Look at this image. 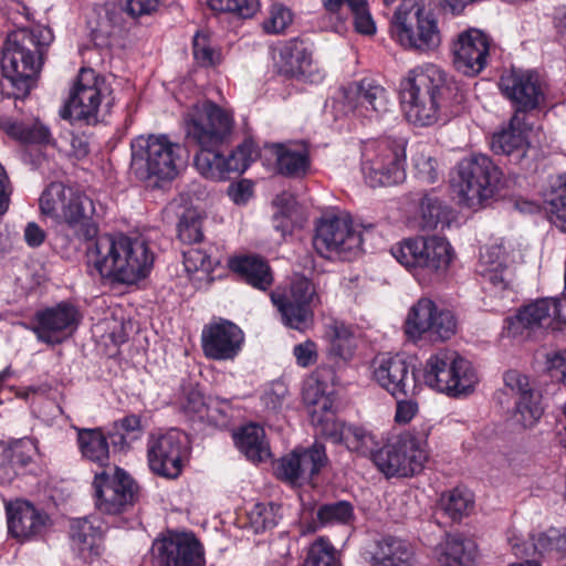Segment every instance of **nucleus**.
I'll use <instances>...</instances> for the list:
<instances>
[{
    "mask_svg": "<svg viewBox=\"0 0 566 566\" xmlns=\"http://www.w3.org/2000/svg\"><path fill=\"white\" fill-rule=\"evenodd\" d=\"M489 53V36L478 29H471L454 42L453 64L463 74L474 76L486 66Z\"/></svg>",
    "mask_w": 566,
    "mask_h": 566,
    "instance_id": "nucleus-23",
    "label": "nucleus"
},
{
    "mask_svg": "<svg viewBox=\"0 0 566 566\" xmlns=\"http://www.w3.org/2000/svg\"><path fill=\"white\" fill-rule=\"evenodd\" d=\"M238 449L252 462H264L271 452L262 427L251 423L234 434Z\"/></svg>",
    "mask_w": 566,
    "mask_h": 566,
    "instance_id": "nucleus-38",
    "label": "nucleus"
},
{
    "mask_svg": "<svg viewBox=\"0 0 566 566\" xmlns=\"http://www.w3.org/2000/svg\"><path fill=\"white\" fill-rule=\"evenodd\" d=\"M186 136L198 147L227 144L234 128L232 112L206 99L193 104L184 117Z\"/></svg>",
    "mask_w": 566,
    "mask_h": 566,
    "instance_id": "nucleus-9",
    "label": "nucleus"
},
{
    "mask_svg": "<svg viewBox=\"0 0 566 566\" xmlns=\"http://www.w3.org/2000/svg\"><path fill=\"white\" fill-rule=\"evenodd\" d=\"M94 214L93 200L77 189L62 223H65L80 240L90 241L98 233Z\"/></svg>",
    "mask_w": 566,
    "mask_h": 566,
    "instance_id": "nucleus-27",
    "label": "nucleus"
},
{
    "mask_svg": "<svg viewBox=\"0 0 566 566\" xmlns=\"http://www.w3.org/2000/svg\"><path fill=\"white\" fill-rule=\"evenodd\" d=\"M472 495L459 489L450 491L441 499V505L446 514L453 521H460L468 515L473 507Z\"/></svg>",
    "mask_w": 566,
    "mask_h": 566,
    "instance_id": "nucleus-49",
    "label": "nucleus"
},
{
    "mask_svg": "<svg viewBox=\"0 0 566 566\" xmlns=\"http://www.w3.org/2000/svg\"><path fill=\"white\" fill-rule=\"evenodd\" d=\"M34 446L28 438L18 439L3 446L0 454V483L9 484L32 460Z\"/></svg>",
    "mask_w": 566,
    "mask_h": 566,
    "instance_id": "nucleus-33",
    "label": "nucleus"
},
{
    "mask_svg": "<svg viewBox=\"0 0 566 566\" xmlns=\"http://www.w3.org/2000/svg\"><path fill=\"white\" fill-rule=\"evenodd\" d=\"M303 566H339L336 549L326 537H318L307 551Z\"/></svg>",
    "mask_w": 566,
    "mask_h": 566,
    "instance_id": "nucleus-50",
    "label": "nucleus"
},
{
    "mask_svg": "<svg viewBox=\"0 0 566 566\" xmlns=\"http://www.w3.org/2000/svg\"><path fill=\"white\" fill-rule=\"evenodd\" d=\"M391 32L405 49L430 52L441 43V35L433 14L424 2H401L391 20Z\"/></svg>",
    "mask_w": 566,
    "mask_h": 566,
    "instance_id": "nucleus-6",
    "label": "nucleus"
},
{
    "mask_svg": "<svg viewBox=\"0 0 566 566\" xmlns=\"http://www.w3.org/2000/svg\"><path fill=\"white\" fill-rule=\"evenodd\" d=\"M77 443L85 459L99 464L103 469L109 467L107 464L109 447L107 438L101 429H78Z\"/></svg>",
    "mask_w": 566,
    "mask_h": 566,
    "instance_id": "nucleus-39",
    "label": "nucleus"
},
{
    "mask_svg": "<svg viewBox=\"0 0 566 566\" xmlns=\"http://www.w3.org/2000/svg\"><path fill=\"white\" fill-rule=\"evenodd\" d=\"M355 521L354 506L348 501H337L321 505L316 512V521L302 525V534L315 533L327 525H350Z\"/></svg>",
    "mask_w": 566,
    "mask_h": 566,
    "instance_id": "nucleus-37",
    "label": "nucleus"
},
{
    "mask_svg": "<svg viewBox=\"0 0 566 566\" xmlns=\"http://www.w3.org/2000/svg\"><path fill=\"white\" fill-rule=\"evenodd\" d=\"M244 344L243 331L233 322L220 318L206 325L201 333V347L207 358L233 360Z\"/></svg>",
    "mask_w": 566,
    "mask_h": 566,
    "instance_id": "nucleus-21",
    "label": "nucleus"
},
{
    "mask_svg": "<svg viewBox=\"0 0 566 566\" xmlns=\"http://www.w3.org/2000/svg\"><path fill=\"white\" fill-rule=\"evenodd\" d=\"M434 556L441 566H474L478 546L461 535H447L436 546Z\"/></svg>",
    "mask_w": 566,
    "mask_h": 566,
    "instance_id": "nucleus-31",
    "label": "nucleus"
},
{
    "mask_svg": "<svg viewBox=\"0 0 566 566\" xmlns=\"http://www.w3.org/2000/svg\"><path fill=\"white\" fill-rule=\"evenodd\" d=\"M45 522V515L30 503H24L9 515L8 528L12 536L23 541L39 535L43 531Z\"/></svg>",
    "mask_w": 566,
    "mask_h": 566,
    "instance_id": "nucleus-36",
    "label": "nucleus"
},
{
    "mask_svg": "<svg viewBox=\"0 0 566 566\" xmlns=\"http://www.w3.org/2000/svg\"><path fill=\"white\" fill-rule=\"evenodd\" d=\"M502 177V170L489 156L474 154L457 165L455 187L467 207L475 208L493 197Z\"/></svg>",
    "mask_w": 566,
    "mask_h": 566,
    "instance_id": "nucleus-10",
    "label": "nucleus"
},
{
    "mask_svg": "<svg viewBox=\"0 0 566 566\" xmlns=\"http://www.w3.org/2000/svg\"><path fill=\"white\" fill-rule=\"evenodd\" d=\"M303 400L308 409L311 421H317L321 413L329 412L334 407V398L325 391L324 384L317 380L304 387Z\"/></svg>",
    "mask_w": 566,
    "mask_h": 566,
    "instance_id": "nucleus-43",
    "label": "nucleus"
},
{
    "mask_svg": "<svg viewBox=\"0 0 566 566\" xmlns=\"http://www.w3.org/2000/svg\"><path fill=\"white\" fill-rule=\"evenodd\" d=\"M203 218L196 210H187L177 224L178 239L186 244L199 243L203 239Z\"/></svg>",
    "mask_w": 566,
    "mask_h": 566,
    "instance_id": "nucleus-51",
    "label": "nucleus"
},
{
    "mask_svg": "<svg viewBox=\"0 0 566 566\" xmlns=\"http://www.w3.org/2000/svg\"><path fill=\"white\" fill-rule=\"evenodd\" d=\"M423 227L436 229L438 224L448 222V208L431 196H424L420 203Z\"/></svg>",
    "mask_w": 566,
    "mask_h": 566,
    "instance_id": "nucleus-56",
    "label": "nucleus"
},
{
    "mask_svg": "<svg viewBox=\"0 0 566 566\" xmlns=\"http://www.w3.org/2000/svg\"><path fill=\"white\" fill-rule=\"evenodd\" d=\"M412 164L416 170V176L421 181L427 184H434L438 181L440 169L434 157L423 150H420L412 157Z\"/></svg>",
    "mask_w": 566,
    "mask_h": 566,
    "instance_id": "nucleus-58",
    "label": "nucleus"
},
{
    "mask_svg": "<svg viewBox=\"0 0 566 566\" xmlns=\"http://www.w3.org/2000/svg\"><path fill=\"white\" fill-rule=\"evenodd\" d=\"M392 256L416 275H440L453 258L450 243L441 237H416L406 239L391 248Z\"/></svg>",
    "mask_w": 566,
    "mask_h": 566,
    "instance_id": "nucleus-8",
    "label": "nucleus"
},
{
    "mask_svg": "<svg viewBox=\"0 0 566 566\" xmlns=\"http://www.w3.org/2000/svg\"><path fill=\"white\" fill-rule=\"evenodd\" d=\"M455 329L457 321L452 312L436 310L429 333L438 339L447 340L455 334Z\"/></svg>",
    "mask_w": 566,
    "mask_h": 566,
    "instance_id": "nucleus-61",
    "label": "nucleus"
},
{
    "mask_svg": "<svg viewBox=\"0 0 566 566\" xmlns=\"http://www.w3.org/2000/svg\"><path fill=\"white\" fill-rule=\"evenodd\" d=\"M184 264L188 272L202 271L209 273L213 270V260L207 251L200 248H189L184 251Z\"/></svg>",
    "mask_w": 566,
    "mask_h": 566,
    "instance_id": "nucleus-62",
    "label": "nucleus"
},
{
    "mask_svg": "<svg viewBox=\"0 0 566 566\" xmlns=\"http://www.w3.org/2000/svg\"><path fill=\"white\" fill-rule=\"evenodd\" d=\"M478 273L490 294L497 297H509L514 294L515 272L514 268L507 263L506 250L502 244H492L481 251Z\"/></svg>",
    "mask_w": 566,
    "mask_h": 566,
    "instance_id": "nucleus-19",
    "label": "nucleus"
},
{
    "mask_svg": "<svg viewBox=\"0 0 566 566\" xmlns=\"http://www.w3.org/2000/svg\"><path fill=\"white\" fill-rule=\"evenodd\" d=\"M209 7L214 11L232 12L247 19L253 17L259 8V0H207Z\"/></svg>",
    "mask_w": 566,
    "mask_h": 566,
    "instance_id": "nucleus-57",
    "label": "nucleus"
},
{
    "mask_svg": "<svg viewBox=\"0 0 566 566\" xmlns=\"http://www.w3.org/2000/svg\"><path fill=\"white\" fill-rule=\"evenodd\" d=\"M281 323L289 328L306 332L314 325V310L321 304L315 284L304 275H294L287 292L270 295Z\"/></svg>",
    "mask_w": 566,
    "mask_h": 566,
    "instance_id": "nucleus-11",
    "label": "nucleus"
},
{
    "mask_svg": "<svg viewBox=\"0 0 566 566\" xmlns=\"http://www.w3.org/2000/svg\"><path fill=\"white\" fill-rule=\"evenodd\" d=\"M258 155L255 144L251 139L243 140L228 157H224L227 177L230 172L242 174L255 160Z\"/></svg>",
    "mask_w": 566,
    "mask_h": 566,
    "instance_id": "nucleus-48",
    "label": "nucleus"
},
{
    "mask_svg": "<svg viewBox=\"0 0 566 566\" xmlns=\"http://www.w3.org/2000/svg\"><path fill=\"white\" fill-rule=\"evenodd\" d=\"M543 408L534 392L518 398L516 401V410L514 419L523 428H532L542 417Z\"/></svg>",
    "mask_w": 566,
    "mask_h": 566,
    "instance_id": "nucleus-55",
    "label": "nucleus"
},
{
    "mask_svg": "<svg viewBox=\"0 0 566 566\" xmlns=\"http://www.w3.org/2000/svg\"><path fill=\"white\" fill-rule=\"evenodd\" d=\"M6 132L9 136L23 144L49 145L52 142L49 127L39 120L32 123H9L6 126Z\"/></svg>",
    "mask_w": 566,
    "mask_h": 566,
    "instance_id": "nucleus-41",
    "label": "nucleus"
},
{
    "mask_svg": "<svg viewBox=\"0 0 566 566\" xmlns=\"http://www.w3.org/2000/svg\"><path fill=\"white\" fill-rule=\"evenodd\" d=\"M77 189L62 182L50 184L39 199L40 212L62 223Z\"/></svg>",
    "mask_w": 566,
    "mask_h": 566,
    "instance_id": "nucleus-35",
    "label": "nucleus"
},
{
    "mask_svg": "<svg viewBox=\"0 0 566 566\" xmlns=\"http://www.w3.org/2000/svg\"><path fill=\"white\" fill-rule=\"evenodd\" d=\"M371 566H415L411 544L400 537L386 535L375 542L370 552Z\"/></svg>",
    "mask_w": 566,
    "mask_h": 566,
    "instance_id": "nucleus-29",
    "label": "nucleus"
},
{
    "mask_svg": "<svg viewBox=\"0 0 566 566\" xmlns=\"http://www.w3.org/2000/svg\"><path fill=\"white\" fill-rule=\"evenodd\" d=\"M293 355L298 366L303 368L310 367L317 360V345L312 339H306L294 346Z\"/></svg>",
    "mask_w": 566,
    "mask_h": 566,
    "instance_id": "nucleus-64",
    "label": "nucleus"
},
{
    "mask_svg": "<svg viewBox=\"0 0 566 566\" xmlns=\"http://www.w3.org/2000/svg\"><path fill=\"white\" fill-rule=\"evenodd\" d=\"M205 551L192 532L160 533L151 545V566H202Z\"/></svg>",
    "mask_w": 566,
    "mask_h": 566,
    "instance_id": "nucleus-16",
    "label": "nucleus"
},
{
    "mask_svg": "<svg viewBox=\"0 0 566 566\" xmlns=\"http://www.w3.org/2000/svg\"><path fill=\"white\" fill-rule=\"evenodd\" d=\"M437 307L429 298H421L413 305L406 319V333L411 337H420L429 333Z\"/></svg>",
    "mask_w": 566,
    "mask_h": 566,
    "instance_id": "nucleus-42",
    "label": "nucleus"
},
{
    "mask_svg": "<svg viewBox=\"0 0 566 566\" xmlns=\"http://www.w3.org/2000/svg\"><path fill=\"white\" fill-rule=\"evenodd\" d=\"M87 248V264L103 279L134 284L144 279L154 262L147 243L124 234H103Z\"/></svg>",
    "mask_w": 566,
    "mask_h": 566,
    "instance_id": "nucleus-1",
    "label": "nucleus"
},
{
    "mask_svg": "<svg viewBox=\"0 0 566 566\" xmlns=\"http://www.w3.org/2000/svg\"><path fill=\"white\" fill-rule=\"evenodd\" d=\"M277 172L286 177H303L310 168V150L305 142L272 144Z\"/></svg>",
    "mask_w": 566,
    "mask_h": 566,
    "instance_id": "nucleus-28",
    "label": "nucleus"
},
{
    "mask_svg": "<svg viewBox=\"0 0 566 566\" xmlns=\"http://www.w3.org/2000/svg\"><path fill=\"white\" fill-rule=\"evenodd\" d=\"M423 380L439 392L459 397L473 391L478 377L469 360L454 350L442 349L426 360Z\"/></svg>",
    "mask_w": 566,
    "mask_h": 566,
    "instance_id": "nucleus-7",
    "label": "nucleus"
},
{
    "mask_svg": "<svg viewBox=\"0 0 566 566\" xmlns=\"http://www.w3.org/2000/svg\"><path fill=\"white\" fill-rule=\"evenodd\" d=\"M531 127L526 123V115L514 113L507 128L492 137L491 147L495 154L516 155L522 158L527 148V132Z\"/></svg>",
    "mask_w": 566,
    "mask_h": 566,
    "instance_id": "nucleus-30",
    "label": "nucleus"
},
{
    "mask_svg": "<svg viewBox=\"0 0 566 566\" xmlns=\"http://www.w3.org/2000/svg\"><path fill=\"white\" fill-rule=\"evenodd\" d=\"M274 60L282 74L290 77L305 76L312 70V45L301 38L281 41L274 49Z\"/></svg>",
    "mask_w": 566,
    "mask_h": 566,
    "instance_id": "nucleus-26",
    "label": "nucleus"
},
{
    "mask_svg": "<svg viewBox=\"0 0 566 566\" xmlns=\"http://www.w3.org/2000/svg\"><path fill=\"white\" fill-rule=\"evenodd\" d=\"M318 432L334 443H343L345 429L348 424L335 420L333 409L329 412H323L317 417V421H312Z\"/></svg>",
    "mask_w": 566,
    "mask_h": 566,
    "instance_id": "nucleus-59",
    "label": "nucleus"
},
{
    "mask_svg": "<svg viewBox=\"0 0 566 566\" xmlns=\"http://www.w3.org/2000/svg\"><path fill=\"white\" fill-rule=\"evenodd\" d=\"M343 443L349 451L364 457H373L378 447V442L370 432L353 424H348L345 429Z\"/></svg>",
    "mask_w": 566,
    "mask_h": 566,
    "instance_id": "nucleus-46",
    "label": "nucleus"
},
{
    "mask_svg": "<svg viewBox=\"0 0 566 566\" xmlns=\"http://www.w3.org/2000/svg\"><path fill=\"white\" fill-rule=\"evenodd\" d=\"M280 509L281 506L274 503H256L249 513L255 532L273 528L281 518Z\"/></svg>",
    "mask_w": 566,
    "mask_h": 566,
    "instance_id": "nucleus-53",
    "label": "nucleus"
},
{
    "mask_svg": "<svg viewBox=\"0 0 566 566\" xmlns=\"http://www.w3.org/2000/svg\"><path fill=\"white\" fill-rule=\"evenodd\" d=\"M106 90L104 77L93 69H81L61 116L64 119L84 120L87 124L96 123Z\"/></svg>",
    "mask_w": 566,
    "mask_h": 566,
    "instance_id": "nucleus-14",
    "label": "nucleus"
},
{
    "mask_svg": "<svg viewBox=\"0 0 566 566\" xmlns=\"http://www.w3.org/2000/svg\"><path fill=\"white\" fill-rule=\"evenodd\" d=\"M192 53L200 66L209 67L221 63V52L208 33H196L192 40Z\"/></svg>",
    "mask_w": 566,
    "mask_h": 566,
    "instance_id": "nucleus-47",
    "label": "nucleus"
},
{
    "mask_svg": "<svg viewBox=\"0 0 566 566\" xmlns=\"http://www.w3.org/2000/svg\"><path fill=\"white\" fill-rule=\"evenodd\" d=\"M53 34L49 29L20 28L10 32L1 50V70L15 98H24L35 86Z\"/></svg>",
    "mask_w": 566,
    "mask_h": 566,
    "instance_id": "nucleus-2",
    "label": "nucleus"
},
{
    "mask_svg": "<svg viewBox=\"0 0 566 566\" xmlns=\"http://www.w3.org/2000/svg\"><path fill=\"white\" fill-rule=\"evenodd\" d=\"M408 431L398 436L395 442L375 450L371 460L386 478H407L419 473L428 459L423 448L424 438Z\"/></svg>",
    "mask_w": 566,
    "mask_h": 566,
    "instance_id": "nucleus-12",
    "label": "nucleus"
},
{
    "mask_svg": "<svg viewBox=\"0 0 566 566\" xmlns=\"http://www.w3.org/2000/svg\"><path fill=\"white\" fill-rule=\"evenodd\" d=\"M406 140L384 137L363 143L360 171L371 188L394 186L406 178Z\"/></svg>",
    "mask_w": 566,
    "mask_h": 566,
    "instance_id": "nucleus-5",
    "label": "nucleus"
},
{
    "mask_svg": "<svg viewBox=\"0 0 566 566\" xmlns=\"http://www.w3.org/2000/svg\"><path fill=\"white\" fill-rule=\"evenodd\" d=\"M363 239L347 216L324 218L316 227L313 245L325 259L348 258L360 250Z\"/></svg>",
    "mask_w": 566,
    "mask_h": 566,
    "instance_id": "nucleus-15",
    "label": "nucleus"
},
{
    "mask_svg": "<svg viewBox=\"0 0 566 566\" xmlns=\"http://www.w3.org/2000/svg\"><path fill=\"white\" fill-rule=\"evenodd\" d=\"M532 547L538 554H566V535L559 530L551 528L532 536Z\"/></svg>",
    "mask_w": 566,
    "mask_h": 566,
    "instance_id": "nucleus-54",
    "label": "nucleus"
},
{
    "mask_svg": "<svg viewBox=\"0 0 566 566\" xmlns=\"http://www.w3.org/2000/svg\"><path fill=\"white\" fill-rule=\"evenodd\" d=\"M96 507L106 514H120L132 507L138 486L130 475L117 465L97 472L93 481Z\"/></svg>",
    "mask_w": 566,
    "mask_h": 566,
    "instance_id": "nucleus-13",
    "label": "nucleus"
},
{
    "mask_svg": "<svg viewBox=\"0 0 566 566\" xmlns=\"http://www.w3.org/2000/svg\"><path fill=\"white\" fill-rule=\"evenodd\" d=\"M294 14L290 8L282 3H273L262 22L266 34H281L293 23Z\"/></svg>",
    "mask_w": 566,
    "mask_h": 566,
    "instance_id": "nucleus-52",
    "label": "nucleus"
},
{
    "mask_svg": "<svg viewBox=\"0 0 566 566\" xmlns=\"http://www.w3.org/2000/svg\"><path fill=\"white\" fill-rule=\"evenodd\" d=\"M548 214L551 222L566 232V172L557 176L552 184Z\"/></svg>",
    "mask_w": 566,
    "mask_h": 566,
    "instance_id": "nucleus-44",
    "label": "nucleus"
},
{
    "mask_svg": "<svg viewBox=\"0 0 566 566\" xmlns=\"http://www.w3.org/2000/svg\"><path fill=\"white\" fill-rule=\"evenodd\" d=\"M346 98L358 115L369 118L382 116L392 106L388 91L373 78H363L350 84Z\"/></svg>",
    "mask_w": 566,
    "mask_h": 566,
    "instance_id": "nucleus-25",
    "label": "nucleus"
},
{
    "mask_svg": "<svg viewBox=\"0 0 566 566\" xmlns=\"http://www.w3.org/2000/svg\"><path fill=\"white\" fill-rule=\"evenodd\" d=\"M81 319L82 315L76 306L61 302L55 306L38 311L31 329L38 340L48 345H57L75 333Z\"/></svg>",
    "mask_w": 566,
    "mask_h": 566,
    "instance_id": "nucleus-17",
    "label": "nucleus"
},
{
    "mask_svg": "<svg viewBox=\"0 0 566 566\" xmlns=\"http://www.w3.org/2000/svg\"><path fill=\"white\" fill-rule=\"evenodd\" d=\"M502 93L511 99L516 111L525 114L536 108L544 98V91L539 76L533 71L512 70L500 78Z\"/></svg>",
    "mask_w": 566,
    "mask_h": 566,
    "instance_id": "nucleus-22",
    "label": "nucleus"
},
{
    "mask_svg": "<svg viewBox=\"0 0 566 566\" xmlns=\"http://www.w3.org/2000/svg\"><path fill=\"white\" fill-rule=\"evenodd\" d=\"M187 454L186 437L178 430L172 429L148 440V463L150 470L157 475L167 479L178 478Z\"/></svg>",
    "mask_w": 566,
    "mask_h": 566,
    "instance_id": "nucleus-18",
    "label": "nucleus"
},
{
    "mask_svg": "<svg viewBox=\"0 0 566 566\" xmlns=\"http://www.w3.org/2000/svg\"><path fill=\"white\" fill-rule=\"evenodd\" d=\"M184 148L167 135L139 136L132 143L130 167L139 180L174 179L184 165Z\"/></svg>",
    "mask_w": 566,
    "mask_h": 566,
    "instance_id": "nucleus-4",
    "label": "nucleus"
},
{
    "mask_svg": "<svg viewBox=\"0 0 566 566\" xmlns=\"http://www.w3.org/2000/svg\"><path fill=\"white\" fill-rule=\"evenodd\" d=\"M276 471L279 478L285 482L291 484H301L304 482L300 471V463L296 461V455H293V453L281 459Z\"/></svg>",
    "mask_w": 566,
    "mask_h": 566,
    "instance_id": "nucleus-63",
    "label": "nucleus"
},
{
    "mask_svg": "<svg viewBox=\"0 0 566 566\" xmlns=\"http://www.w3.org/2000/svg\"><path fill=\"white\" fill-rule=\"evenodd\" d=\"M373 379L391 396L407 397L417 389L413 368L400 355H378L371 363Z\"/></svg>",
    "mask_w": 566,
    "mask_h": 566,
    "instance_id": "nucleus-20",
    "label": "nucleus"
},
{
    "mask_svg": "<svg viewBox=\"0 0 566 566\" xmlns=\"http://www.w3.org/2000/svg\"><path fill=\"white\" fill-rule=\"evenodd\" d=\"M554 322L566 323V297H545L524 306L511 322L513 333L549 327Z\"/></svg>",
    "mask_w": 566,
    "mask_h": 566,
    "instance_id": "nucleus-24",
    "label": "nucleus"
},
{
    "mask_svg": "<svg viewBox=\"0 0 566 566\" xmlns=\"http://www.w3.org/2000/svg\"><path fill=\"white\" fill-rule=\"evenodd\" d=\"M229 266L242 281L254 289L266 291L273 284L271 268L261 256H238L230 260Z\"/></svg>",
    "mask_w": 566,
    "mask_h": 566,
    "instance_id": "nucleus-34",
    "label": "nucleus"
},
{
    "mask_svg": "<svg viewBox=\"0 0 566 566\" xmlns=\"http://www.w3.org/2000/svg\"><path fill=\"white\" fill-rule=\"evenodd\" d=\"M402 105L408 122L417 126H430L438 122L457 91L439 66L426 63L410 70L401 81Z\"/></svg>",
    "mask_w": 566,
    "mask_h": 566,
    "instance_id": "nucleus-3",
    "label": "nucleus"
},
{
    "mask_svg": "<svg viewBox=\"0 0 566 566\" xmlns=\"http://www.w3.org/2000/svg\"><path fill=\"white\" fill-rule=\"evenodd\" d=\"M292 453L296 455V461L300 463V471L304 481H308L316 475L327 462L325 447L317 442L308 449L302 451L295 450Z\"/></svg>",
    "mask_w": 566,
    "mask_h": 566,
    "instance_id": "nucleus-45",
    "label": "nucleus"
},
{
    "mask_svg": "<svg viewBox=\"0 0 566 566\" xmlns=\"http://www.w3.org/2000/svg\"><path fill=\"white\" fill-rule=\"evenodd\" d=\"M73 548L85 563H92L104 552L103 532L87 518H80L71 524Z\"/></svg>",
    "mask_w": 566,
    "mask_h": 566,
    "instance_id": "nucleus-32",
    "label": "nucleus"
},
{
    "mask_svg": "<svg viewBox=\"0 0 566 566\" xmlns=\"http://www.w3.org/2000/svg\"><path fill=\"white\" fill-rule=\"evenodd\" d=\"M200 150L195 157V166L199 174L207 179L223 180L227 177L224 156L218 150L219 147H199Z\"/></svg>",
    "mask_w": 566,
    "mask_h": 566,
    "instance_id": "nucleus-40",
    "label": "nucleus"
},
{
    "mask_svg": "<svg viewBox=\"0 0 566 566\" xmlns=\"http://www.w3.org/2000/svg\"><path fill=\"white\" fill-rule=\"evenodd\" d=\"M349 12L354 19V28L358 33L365 35L376 33V24L369 12L367 0H354Z\"/></svg>",
    "mask_w": 566,
    "mask_h": 566,
    "instance_id": "nucleus-60",
    "label": "nucleus"
}]
</instances>
